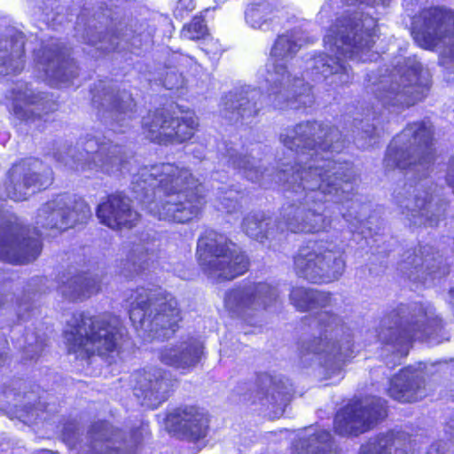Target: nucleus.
Instances as JSON below:
<instances>
[{"instance_id": "nucleus-18", "label": "nucleus", "mask_w": 454, "mask_h": 454, "mask_svg": "<svg viewBox=\"0 0 454 454\" xmlns=\"http://www.w3.org/2000/svg\"><path fill=\"white\" fill-rule=\"evenodd\" d=\"M42 168V162L35 159L13 165L6 183L8 197L13 200H24L30 193L49 186L52 181L51 171L45 169L39 174L37 170Z\"/></svg>"}, {"instance_id": "nucleus-53", "label": "nucleus", "mask_w": 454, "mask_h": 454, "mask_svg": "<svg viewBox=\"0 0 454 454\" xmlns=\"http://www.w3.org/2000/svg\"><path fill=\"white\" fill-rule=\"evenodd\" d=\"M5 361V357L3 356L2 353H0V367L4 364Z\"/></svg>"}, {"instance_id": "nucleus-58", "label": "nucleus", "mask_w": 454, "mask_h": 454, "mask_svg": "<svg viewBox=\"0 0 454 454\" xmlns=\"http://www.w3.org/2000/svg\"><path fill=\"white\" fill-rule=\"evenodd\" d=\"M365 133H369V131H368V130H365ZM368 136H370V137H371V136H372V134H368Z\"/></svg>"}, {"instance_id": "nucleus-37", "label": "nucleus", "mask_w": 454, "mask_h": 454, "mask_svg": "<svg viewBox=\"0 0 454 454\" xmlns=\"http://www.w3.org/2000/svg\"><path fill=\"white\" fill-rule=\"evenodd\" d=\"M268 224L262 215L253 214L244 219L243 229L247 235L252 239L262 241L264 238H268L270 235L269 231L266 230Z\"/></svg>"}, {"instance_id": "nucleus-20", "label": "nucleus", "mask_w": 454, "mask_h": 454, "mask_svg": "<svg viewBox=\"0 0 454 454\" xmlns=\"http://www.w3.org/2000/svg\"><path fill=\"white\" fill-rule=\"evenodd\" d=\"M278 296L277 287L267 283L251 284L229 291L224 307L231 317H244L248 311L269 306Z\"/></svg>"}, {"instance_id": "nucleus-30", "label": "nucleus", "mask_w": 454, "mask_h": 454, "mask_svg": "<svg viewBox=\"0 0 454 454\" xmlns=\"http://www.w3.org/2000/svg\"><path fill=\"white\" fill-rule=\"evenodd\" d=\"M23 48L24 40L21 35L14 40H0V75L16 74L23 69Z\"/></svg>"}, {"instance_id": "nucleus-48", "label": "nucleus", "mask_w": 454, "mask_h": 454, "mask_svg": "<svg viewBox=\"0 0 454 454\" xmlns=\"http://www.w3.org/2000/svg\"><path fill=\"white\" fill-rule=\"evenodd\" d=\"M342 215V217L345 219L347 223H349L350 224H354V221L357 220V215H354L352 212L349 211H343L344 206L340 209Z\"/></svg>"}, {"instance_id": "nucleus-9", "label": "nucleus", "mask_w": 454, "mask_h": 454, "mask_svg": "<svg viewBox=\"0 0 454 454\" xmlns=\"http://www.w3.org/2000/svg\"><path fill=\"white\" fill-rule=\"evenodd\" d=\"M197 256L204 272L216 281L231 280L248 268V260L239 247L214 231L199 239Z\"/></svg>"}, {"instance_id": "nucleus-50", "label": "nucleus", "mask_w": 454, "mask_h": 454, "mask_svg": "<svg viewBox=\"0 0 454 454\" xmlns=\"http://www.w3.org/2000/svg\"><path fill=\"white\" fill-rule=\"evenodd\" d=\"M450 302L454 305V287L450 290Z\"/></svg>"}, {"instance_id": "nucleus-49", "label": "nucleus", "mask_w": 454, "mask_h": 454, "mask_svg": "<svg viewBox=\"0 0 454 454\" xmlns=\"http://www.w3.org/2000/svg\"><path fill=\"white\" fill-rule=\"evenodd\" d=\"M211 43L213 44V48L211 49H208L207 48L205 51H207V53H212L214 55H216V54H219L222 52V49L220 47V45H218V43L217 42H213V40H210Z\"/></svg>"}, {"instance_id": "nucleus-22", "label": "nucleus", "mask_w": 454, "mask_h": 454, "mask_svg": "<svg viewBox=\"0 0 454 454\" xmlns=\"http://www.w3.org/2000/svg\"><path fill=\"white\" fill-rule=\"evenodd\" d=\"M135 395L143 397V404L156 407L167 398L173 387V381L159 368L143 370L132 375Z\"/></svg>"}, {"instance_id": "nucleus-28", "label": "nucleus", "mask_w": 454, "mask_h": 454, "mask_svg": "<svg viewBox=\"0 0 454 454\" xmlns=\"http://www.w3.org/2000/svg\"><path fill=\"white\" fill-rule=\"evenodd\" d=\"M202 345L195 339H188L175 345L165 347L160 353V360L182 372H189L200 361Z\"/></svg>"}, {"instance_id": "nucleus-6", "label": "nucleus", "mask_w": 454, "mask_h": 454, "mask_svg": "<svg viewBox=\"0 0 454 454\" xmlns=\"http://www.w3.org/2000/svg\"><path fill=\"white\" fill-rule=\"evenodd\" d=\"M442 329L441 320L431 306H402L396 314L385 318L379 333L380 340L393 345L397 358L407 356L412 340H431Z\"/></svg>"}, {"instance_id": "nucleus-29", "label": "nucleus", "mask_w": 454, "mask_h": 454, "mask_svg": "<svg viewBox=\"0 0 454 454\" xmlns=\"http://www.w3.org/2000/svg\"><path fill=\"white\" fill-rule=\"evenodd\" d=\"M261 98V91L250 86L242 88L239 94L230 93L225 98L223 114L230 121L252 117L262 106Z\"/></svg>"}, {"instance_id": "nucleus-33", "label": "nucleus", "mask_w": 454, "mask_h": 454, "mask_svg": "<svg viewBox=\"0 0 454 454\" xmlns=\"http://www.w3.org/2000/svg\"><path fill=\"white\" fill-rule=\"evenodd\" d=\"M246 22L254 29L268 30L276 18L271 3L262 1L250 4L245 13Z\"/></svg>"}, {"instance_id": "nucleus-5", "label": "nucleus", "mask_w": 454, "mask_h": 454, "mask_svg": "<svg viewBox=\"0 0 454 454\" xmlns=\"http://www.w3.org/2000/svg\"><path fill=\"white\" fill-rule=\"evenodd\" d=\"M124 329L117 317H90L74 315L67 322L64 337L69 353L85 359L92 355L105 356L119 347Z\"/></svg>"}, {"instance_id": "nucleus-40", "label": "nucleus", "mask_w": 454, "mask_h": 454, "mask_svg": "<svg viewBox=\"0 0 454 454\" xmlns=\"http://www.w3.org/2000/svg\"><path fill=\"white\" fill-rule=\"evenodd\" d=\"M230 163L234 167L240 169H243L246 177L252 182H261L262 179L264 178V172H262L259 169V167L254 166L255 160L253 157V162L247 157H236L233 155L230 156ZM266 176H270V174H266Z\"/></svg>"}, {"instance_id": "nucleus-42", "label": "nucleus", "mask_w": 454, "mask_h": 454, "mask_svg": "<svg viewBox=\"0 0 454 454\" xmlns=\"http://www.w3.org/2000/svg\"><path fill=\"white\" fill-rule=\"evenodd\" d=\"M222 195L219 196L223 208L226 209L228 213H231L239 207L238 194L232 190L229 192L223 191V188H218Z\"/></svg>"}, {"instance_id": "nucleus-19", "label": "nucleus", "mask_w": 454, "mask_h": 454, "mask_svg": "<svg viewBox=\"0 0 454 454\" xmlns=\"http://www.w3.org/2000/svg\"><path fill=\"white\" fill-rule=\"evenodd\" d=\"M35 67L52 86H67L77 74V67L67 51L59 43L43 47L35 54Z\"/></svg>"}, {"instance_id": "nucleus-1", "label": "nucleus", "mask_w": 454, "mask_h": 454, "mask_svg": "<svg viewBox=\"0 0 454 454\" xmlns=\"http://www.w3.org/2000/svg\"><path fill=\"white\" fill-rule=\"evenodd\" d=\"M338 136L334 129H325L317 122L301 123L281 134V141L289 150L298 154L295 166L285 165L277 176L288 190L297 194V204L284 209L286 228L294 233H314L326 230L330 221L322 214L326 201H340L341 194L351 185L344 170L347 166L329 158H319V149L339 151L333 144Z\"/></svg>"}, {"instance_id": "nucleus-54", "label": "nucleus", "mask_w": 454, "mask_h": 454, "mask_svg": "<svg viewBox=\"0 0 454 454\" xmlns=\"http://www.w3.org/2000/svg\"><path fill=\"white\" fill-rule=\"evenodd\" d=\"M129 260H130L134 264H136V263H137L136 259H135V256H134V254H133L130 255Z\"/></svg>"}, {"instance_id": "nucleus-34", "label": "nucleus", "mask_w": 454, "mask_h": 454, "mask_svg": "<svg viewBox=\"0 0 454 454\" xmlns=\"http://www.w3.org/2000/svg\"><path fill=\"white\" fill-rule=\"evenodd\" d=\"M328 294L317 292L305 287H295L291 291L290 301L301 311H306L317 307H325L330 302Z\"/></svg>"}, {"instance_id": "nucleus-27", "label": "nucleus", "mask_w": 454, "mask_h": 454, "mask_svg": "<svg viewBox=\"0 0 454 454\" xmlns=\"http://www.w3.org/2000/svg\"><path fill=\"white\" fill-rule=\"evenodd\" d=\"M8 98L12 100L14 114L20 118H26L27 113L41 117V112L47 113L55 109V104L39 94H35L28 84L19 82L9 92Z\"/></svg>"}, {"instance_id": "nucleus-23", "label": "nucleus", "mask_w": 454, "mask_h": 454, "mask_svg": "<svg viewBox=\"0 0 454 454\" xmlns=\"http://www.w3.org/2000/svg\"><path fill=\"white\" fill-rule=\"evenodd\" d=\"M100 222L111 229L132 228L139 221V214L131 209L129 200L114 194L100 203L97 209Z\"/></svg>"}, {"instance_id": "nucleus-56", "label": "nucleus", "mask_w": 454, "mask_h": 454, "mask_svg": "<svg viewBox=\"0 0 454 454\" xmlns=\"http://www.w3.org/2000/svg\"><path fill=\"white\" fill-rule=\"evenodd\" d=\"M383 5L387 4L389 0H380Z\"/></svg>"}, {"instance_id": "nucleus-15", "label": "nucleus", "mask_w": 454, "mask_h": 454, "mask_svg": "<svg viewBox=\"0 0 454 454\" xmlns=\"http://www.w3.org/2000/svg\"><path fill=\"white\" fill-rule=\"evenodd\" d=\"M386 415L385 402L380 398L354 401L337 412L334 429L340 435H356L370 429Z\"/></svg>"}, {"instance_id": "nucleus-24", "label": "nucleus", "mask_w": 454, "mask_h": 454, "mask_svg": "<svg viewBox=\"0 0 454 454\" xmlns=\"http://www.w3.org/2000/svg\"><path fill=\"white\" fill-rule=\"evenodd\" d=\"M397 203L402 209V214L415 225L427 224L433 226L437 223L434 217L440 214L441 207L433 205L432 195L422 186L415 187L413 195L411 198H396Z\"/></svg>"}, {"instance_id": "nucleus-11", "label": "nucleus", "mask_w": 454, "mask_h": 454, "mask_svg": "<svg viewBox=\"0 0 454 454\" xmlns=\"http://www.w3.org/2000/svg\"><path fill=\"white\" fill-rule=\"evenodd\" d=\"M345 267L344 251L333 244L313 243L301 247L294 257L297 275L313 283L335 281Z\"/></svg>"}, {"instance_id": "nucleus-47", "label": "nucleus", "mask_w": 454, "mask_h": 454, "mask_svg": "<svg viewBox=\"0 0 454 454\" xmlns=\"http://www.w3.org/2000/svg\"><path fill=\"white\" fill-rule=\"evenodd\" d=\"M446 181L454 192V157L451 159L450 165L448 169Z\"/></svg>"}, {"instance_id": "nucleus-7", "label": "nucleus", "mask_w": 454, "mask_h": 454, "mask_svg": "<svg viewBox=\"0 0 454 454\" xmlns=\"http://www.w3.org/2000/svg\"><path fill=\"white\" fill-rule=\"evenodd\" d=\"M127 301L134 326L152 333L154 338L169 337L181 320L176 300L160 288H137Z\"/></svg>"}, {"instance_id": "nucleus-35", "label": "nucleus", "mask_w": 454, "mask_h": 454, "mask_svg": "<svg viewBox=\"0 0 454 454\" xmlns=\"http://www.w3.org/2000/svg\"><path fill=\"white\" fill-rule=\"evenodd\" d=\"M117 433L114 432L112 427L105 423L100 422L91 428L90 437L93 440L92 448L97 454H122L119 450L113 447L114 435Z\"/></svg>"}, {"instance_id": "nucleus-8", "label": "nucleus", "mask_w": 454, "mask_h": 454, "mask_svg": "<svg viewBox=\"0 0 454 454\" xmlns=\"http://www.w3.org/2000/svg\"><path fill=\"white\" fill-rule=\"evenodd\" d=\"M432 126L428 121L409 124L391 142L385 163L387 168L424 172L434 160Z\"/></svg>"}, {"instance_id": "nucleus-31", "label": "nucleus", "mask_w": 454, "mask_h": 454, "mask_svg": "<svg viewBox=\"0 0 454 454\" xmlns=\"http://www.w3.org/2000/svg\"><path fill=\"white\" fill-rule=\"evenodd\" d=\"M59 292L70 300H84L98 294L100 284L97 278L88 275H78L62 281Z\"/></svg>"}, {"instance_id": "nucleus-41", "label": "nucleus", "mask_w": 454, "mask_h": 454, "mask_svg": "<svg viewBox=\"0 0 454 454\" xmlns=\"http://www.w3.org/2000/svg\"><path fill=\"white\" fill-rule=\"evenodd\" d=\"M207 27L201 18L195 17L189 24L184 27L181 35L188 40H199L207 35Z\"/></svg>"}, {"instance_id": "nucleus-39", "label": "nucleus", "mask_w": 454, "mask_h": 454, "mask_svg": "<svg viewBox=\"0 0 454 454\" xmlns=\"http://www.w3.org/2000/svg\"><path fill=\"white\" fill-rule=\"evenodd\" d=\"M395 442L393 441L392 435H384L370 440L366 444L362 445L359 454H392V445ZM395 454H399V450L395 449ZM403 453V451H400Z\"/></svg>"}, {"instance_id": "nucleus-45", "label": "nucleus", "mask_w": 454, "mask_h": 454, "mask_svg": "<svg viewBox=\"0 0 454 454\" xmlns=\"http://www.w3.org/2000/svg\"><path fill=\"white\" fill-rule=\"evenodd\" d=\"M163 84L168 90L177 89L183 85V77L181 74L171 71L167 74Z\"/></svg>"}, {"instance_id": "nucleus-17", "label": "nucleus", "mask_w": 454, "mask_h": 454, "mask_svg": "<svg viewBox=\"0 0 454 454\" xmlns=\"http://www.w3.org/2000/svg\"><path fill=\"white\" fill-rule=\"evenodd\" d=\"M90 215V207L82 200L59 195L38 210L36 224L38 227L64 231L76 223H82Z\"/></svg>"}, {"instance_id": "nucleus-52", "label": "nucleus", "mask_w": 454, "mask_h": 454, "mask_svg": "<svg viewBox=\"0 0 454 454\" xmlns=\"http://www.w3.org/2000/svg\"><path fill=\"white\" fill-rule=\"evenodd\" d=\"M101 49H105L106 51H112V50H115L116 49V46L114 45L113 43H111V45L109 47H103V46H100Z\"/></svg>"}, {"instance_id": "nucleus-10", "label": "nucleus", "mask_w": 454, "mask_h": 454, "mask_svg": "<svg viewBox=\"0 0 454 454\" xmlns=\"http://www.w3.org/2000/svg\"><path fill=\"white\" fill-rule=\"evenodd\" d=\"M411 35L419 47L438 51L442 65L454 63V11L423 10L413 22Z\"/></svg>"}, {"instance_id": "nucleus-51", "label": "nucleus", "mask_w": 454, "mask_h": 454, "mask_svg": "<svg viewBox=\"0 0 454 454\" xmlns=\"http://www.w3.org/2000/svg\"><path fill=\"white\" fill-rule=\"evenodd\" d=\"M328 12L327 10V6L326 5H324L319 12V15L321 17H323L325 15V13H326Z\"/></svg>"}, {"instance_id": "nucleus-46", "label": "nucleus", "mask_w": 454, "mask_h": 454, "mask_svg": "<svg viewBox=\"0 0 454 454\" xmlns=\"http://www.w3.org/2000/svg\"><path fill=\"white\" fill-rule=\"evenodd\" d=\"M37 417V410L34 406L26 407L17 414V418L24 422H32Z\"/></svg>"}, {"instance_id": "nucleus-21", "label": "nucleus", "mask_w": 454, "mask_h": 454, "mask_svg": "<svg viewBox=\"0 0 454 454\" xmlns=\"http://www.w3.org/2000/svg\"><path fill=\"white\" fill-rule=\"evenodd\" d=\"M41 252L38 238H25V231L0 229V259L11 263L34 261Z\"/></svg>"}, {"instance_id": "nucleus-2", "label": "nucleus", "mask_w": 454, "mask_h": 454, "mask_svg": "<svg viewBox=\"0 0 454 454\" xmlns=\"http://www.w3.org/2000/svg\"><path fill=\"white\" fill-rule=\"evenodd\" d=\"M132 189L143 195L145 208L160 220L187 223L200 215L206 203L190 171L170 163L140 168L133 174Z\"/></svg>"}, {"instance_id": "nucleus-14", "label": "nucleus", "mask_w": 454, "mask_h": 454, "mask_svg": "<svg viewBox=\"0 0 454 454\" xmlns=\"http://www.w3.org/2000/svg\"><path fill=\"white\" fill-rule=\"evenodd\" d=\"M79 145L82 146V151L70 148L67 156L59 155L58 160L63 161L76 170H83L87 167L110 173L114 171L115 166L121 165V169L126 168L120 156L121 148L116 145L105 141L99 142L94 137H90Z\"/></svg>"}, {"instance_id": "nucleus-38", "label": "nucleus", "mask_w": 454, "mask_h": 454, "mask_svg": "<svg viewBox=\"0 0 454 454\" xmlns=\"http://www.w3.org/2000/svg\"><path fill=\"white\" fill-rule=\"evenodd\" d=\"M135 104L129 93L122 91L112 103V110L116 122H122L131 118Z\"/></svg>"}, {"instance_id": "nucleus-12", "label": "nucleus", "mask_w": 454, "mask_h": 454, "mask_svg": "<svg viewBox=\"0 0 454 454\" xmlns=\"http://www.w3.org/2000/svg\"><path fill=\"white\" fill-rule=\"evenodd\" d=\"M393 78L390 87L378 95L384 106H410L422 100L428 91L427 79L415 58L407 59L404 67L395 68Z\"/></svg>"}, {"instance_id": "nucleus-13", "label": "nucleus", "mask_w": 454, "mask_h": 454, "mask_svg": "<svg viewBox=\"0 0 454 454\" xmlns=\"http://www.w3.org/2000/svg\"><path fill=\"white\" fill-rule=\"evenodd\" d=\"M198 126V118L192 111L182 112L181 115L175 116L168 112L157 110L148 113L142 120L144 134L157 143L186 141L192 138Z\"/></svg>"}, {"instance_id": "nucleus-55", "label": "nucleus", "mask_w": 454, "mask_h": 454, "mask_svg": "<svg viewBox=\"0 0 454 454\" xmlns=\"http://www.w3.org/2000/svg\"><path fill=\"white\" fill-rule=\"evenodd\" d=\"M356 207V205L354 202L351 203V206H348V208L354 209Z\"/></svg>"}, {"instance_id": "nucleus-16", "label": "nucleus", "mask_w": 454, "mask_h": 454, "mask_svg": "<svg viewBox=\"0 0 454 454\" xmlns=\"http://www.w3.org/2000/svg\"><path fill=\"white\" fill-rule=\"evenodd\" d=\"M317 324L320 336L318 340H314L309 349L312 353L324 356L325 378L331 380L332 383H338L343 377L342 368L345 361L351 354H341L339 345L328 340L327 333L337 334L340 320L337 316L322 310L317 313Z\"/></svg>"}, {"instance_id": "nucleus-32", "label": "nucleus", "mask_w": 454, "mask_h": 454, "mask_svg": "<svg viewBox=\"0 0 454 454\" xmlns=\"http://www.w3.org/2000/svg\"><path fill=\"white\" fill-rule=\"evenodd\" d=\"M330 441L331 434L328 431L307 428L292 454H330L327 451L331 446Z\"/></svg>"}, {"instance_id": "nucleus-44", "label": "nucleus", "mask_w": 454, "mask_h": 454, "mask_svg": "<svg viewBox=\"0 0 454 454\" xmlns=\"http://www.w3.org/2000/svg\"><path fill=\"white\" fill-rule=\"evenodd\" d=\"M195 8L194 0H179L174 10V14L176 18L183 19L188 13L192 12Z\"/></svg>"}, {"instance_id": "nucleus-43", "label": "nucleus", "mask_w": 454, "mask_h": 454, "mask_svg": "<svg viewBox=\"0 0 454 454\" xmlns=\"http://www.w3.org/2000/svg\"><path fill=\"white\" fill-rule=\"evenodd\" d=\"M26 339L27 341V345L25 347L24 353L27 354L30 359H34L43 351V341L42 339H36L34 343V337L32 335H27Z\"/></svg>"}, {"instance_id": "nucleus-36", "label": "nucleus", "mask_w": 454, "mask_h": 454, "mask_svg": "<svg viewBox=\"0 0 454 454\" xmlns=\"http://www.w3.org/2000/svg\"><path fill=\"white\" fill-rule=\"evenodd\" d=\"M442 260L441 256H431L427 254L425 258L418 257L417 255L412 260L411 263L414 264L416 273L421 272V281L427 283L428 278L434 280L436 278H441L447 273V268L442 266Z\"/></svg>"}, {"instance_id": "nucleus-3", "label": "nucleus", "mask_w": 454, "mask_h": 454, "mask_svg": "<svg viewBox=\"0 0 454 454\" xmlns=\"http://www.w3.org/2000/svg\"><path fill=\"white\" fill-rule=\"evenodd\" d=\"M379 37L377 21L363 11L349 10L338 18L330 27L324 38L327 54L307 61V75L317 79L333 76L331 83H347L349 74L341 62L340 56L357 61H372L378 54L372 51L375 39Z\"/></svg>"}, {"instance_id": "nucleus-57", "label": "nucleus", "mask_w": 454, "mask_h": 454, "mask_svg": "<svg viewBox=\"0 0 454 454\" xmlns=\"http://www.w3.org/2000/svg\"><path fill=\"white\" fill-rule=\"evenodd\" d=\"M143 256H144V255L141 254L139 255V257H138V261L142 260Z\"/></svg>"}, {"instance_id": "nucleus-26", "label": "nucleus", "mask_w": 454, "mask_h": 454, "mask_svg": "<svg viewBox=\"0 0 454 454\" xmlns=\"http://www.w3.org/2000/svg\"><path fill=\"white\" fill-rule=\"evenodd\" d=\"M167 426L189 440H198L207 434V419L198 408H179L167 417Z\"/></svg>"}, {"instance_id": "nucleus-25", "label": "nucleus", "mask_w": 454, "mask_h": 454, "mask_svg": "<svg viewBox=\"0 0 454 454\" xmlns=\"http://www.w3.org/2000/svg\"><path fill=\"white\" fill-rule=\"evenodd\" d=\"M424 368L409 366L390 380L389 395L400 402H415L425 396Z\"/></svg>"}, {"instance_id": "nucleus-4", "label": "nucleus", "mask_w": 454, "mask_h": 454, "mask_svg": "<svg viewBox=\"0 0 454 454\" xmlns=\"http://www.w3.org/2000/svg\"><path fill=\"white\" fill-rule=\"evenodd\" d=\"M302 43L300 31H288L279 35L271 48L265 70L260 71L267 85V98L275 108H299L314 102L310 87L296 77L292 78L287 68Z\"/></svg>"}]
</instances>
